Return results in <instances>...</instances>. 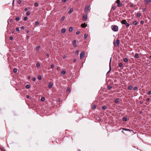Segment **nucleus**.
<instances>
[{"instance_id":"10","label":"nucleus","mask_w":151,"mask_h":151,"mask_svg":"<svg viewBox=\"0 0 151 151\" xmlns=\"http://www.w3.org/2000/svg\"><path fill=\"white\" fill-rule=\"evenodd\" d=\"M87 24L85 23L82 24L81 25V26L83 28H85L87 26Z\"/></svg>"},{"instance_id":"58","label":"nucleus","mask_w":151,"mask_h":151,"mask_svg":"<svg viewBox=\"0 0 151 151\" xmlns=\"http://www.w3.org/2000/svg\"><path fill=\"white\" fill-rule=\"evenodd\" d=\"M27 8H26L24 9V11H26L27 10Z\"/></svg>"},{"instance_id":"39","label":"nucleus","mask_w":151,"mask_h":151,"mask_svg":"<svg viewBox=\"0 0 151 151\" xmlns=\"http://www.w3.org/2000/svg\"><path fill=\"white\" fill-rule=\"evenodd\" d=\"M96 106L95 105H94L93 106L92 108L93 109H94L96 108Z\"/></svg>"},{"instance_id":"24","label":"nucleus","mask_w":151,"mask_h":151,"mask_svg":"<svg viewBox=\"0 0 151 151\" xmlns=\"http://www.w3.org/2000/svg\"><path fill=\"white\" fill-rule=\"evenodd\" d=\"M122 3H119V4H118V5H117V6L118 7H121L122 6Z\"/></svg>"},{"instance_id":"34","label":"nucleus","mask_w":151,"mask_h":151,"mask_svg":"<svg viewBox=\"0 0 151 151\" xmlns=\"http://www.w3.org/2000/svg\"><path fill=\"white\" fill-rule=\"evenodd\" d=\"M19 17H17L16 18L15 20L17 21H19Z\"/></svg>"},{"instance_id":"23","label":"nucleus","mask_w":151,"mask_h":151,"mask_svg":"<svg viewBox=\"0 0 151 151\" xmlns=\"http://www.w3.org/2000/svg\"><path fill=\"white\" fill-rule=\"evenodd\" d=\"M122 120L124 121H126L127 120V118L126 117H124L123 118Z\"/></svg>"},{"instance_id":"30","label":"nucleus","mask_w":151,"mask_h":151,"mask_svg":"<svg viewBox=\"0 0 151 151\" xmlns=\"http://www.w3.org/2000/svg\"><path fill=\"white\" fill-rule=\"evenodd\" d=\"M38 4L37 3H35L34 4V6L36 7H37L38 6Z\"/></svg>"},{"instance_id":"57","label":"nucleus","mask_w":151,"mask_h":151,"mask_svg":"<svg viewBox=\"0 0 151 151\" xmlns=\"http://www.w3.org/2000/svg\"><path fill=\"white\" fill-rule=\"evenodd\" d=\"M150 100V99L149 98H147V99H146V101H149V100Z\"/></svg>"},{"instance_id":"29","label":"nucleus","mask_w":151,"mask_h":151,"mask_svg":"<svg viewBox=\"0 0 151 151\" xmlns=\"http://www.w3.org/2000/svg\"><path fill=\"white\" fill-rule=\"evenodd\" d=\"M119 66L120 67H121L123 66V64L122 63H119Z\"/></svg>"},{"instance_id":"51","label":"nucleus","mask_w":151,"mask_h":151,"mask_svg":"<svg viewBox=\"0 0 151 151\" xmlns=\"http://www.w3.org/2000/svg\"><path fill=\"white\" fill-rule=\"evenodd\" d=\"M32 80L33 81H35L36 80V78L35 77H33L32 78Z\"/></svg>"},{"instance_id":"21","label":"nucleus","mask_w":151,"mask_h":151,"mask_svg":"<svg viewBox=\"0 0 151 151\" xmlns=\"http://www.w3.org/2000/svg\"><path fill=\"white\" fill-rule=\"evenodd\" d=\"M66 73V72L65 70H63L61 72V74H63V75H64Z\"/></svg>"},{"instance_id":"6","label":"nucleus","mask_w":151,"mask_h":151,"mask_svg":"<svg viewBox=\"0 0 151 151\" xmlns=\"http://www.w3.org/2000/svg\"><path fill=\"white\" fill-rule=\"evenodd\" d=\"M87 18V15L83 14V20L84 21H86V20Z\"/></svg>"},{"instance_id":"26","label":"nucleus","mask_w":151,"mask_h":151,"mask_svg":"<svg viewBox=\"0 0 151 151\" xmlns=\"http://www.w3.org/2000/svg\"><path fill=\"white\" fill-rule=\"evenodd\" d=\"M38 79L40 80H41L42 79L41 76L40 75H38Z\"/></svg>"},{"instance_id":"37","label":"nucleus","mask_w":151,"mask_h":151,"mask_svg":"<svg viewBox=\"0 0 151 151\" xmlns=\"http://www.w3.org/2000/svg\"><path fill=\"white\" fill-rule=\"evenodd\" d=\"M45 99V98L44 97H42L41 98V101H44Z\"/></svg>"},{"instance_id":"14","label":"nucleus","mask_w":151,"mask_h":151,"mask_svg":"<svg viewBox=\"0 0 151 151\" xmlns=\"http://www.w3.org/2000/svg\"><path fill=\"white\" fill-rule=\"evenodd\" d=\"M88 36V34H87L85 33L84 35V39H86Z\"/></svg>"},{"instance_id":"5","label":"nucleus","mask_w":151,"mask_h":151,"mask_svg":"<svg viewBox=\"0 0 151 151\" xmlns=\"http://www.w3.org/2000/svg\"><path fill=\"white\" fill-rule=\"evenodd\" d=\"M89 9V6H86L85 9V10H84L85 12H88V11Z\"/></svg>"},{"instance_id":"55","label":"nucleus","mask_w":151,"mask_h":151,"mask_svg":"<svg viewBox=\"0 0 151 151\" xmlns=\"http://www.w3.org/2000/svg\"><path fill=\"white\" fill-rule=\"evenodd\" d=\"M66 57V56L65 55H64L63 56V59L65 58Z\"/></svg>"},{"instance_id":"60","label":"nucleus","mask_w":151,"mask_h":151,"mask_svg":"<svg viewBox=\"0 0 151 151\" xmlns=\"http://www.w3.org/2000/svg\"><path fill=\"white\" fill-rule=\"evenodd\" d=\"M76 59H75L73 60V62H76Z\"/></svg>"},{"instance_id":"38","label":"nucleus","mask_w":151,"mask_h":151,"mask_svg":"<svg viewBox=\"0 0 151 151\" xmlns=\"http://www.w3.org/2000/svg\"><path fill=\"white\" fill-rule=\"evenodd\" d=\"M116 2L118 4H119L120 3V1L119 0H117L116 1Z\"/></svg>"},{"instance_id":"18","label":"nucleus","mask_w":151,"mask_h":151,"mask_svg":"<svg viewBox=\"0 0 151 151\" xmlns=\"http://www.w3.org/2000/svg\"><path fill=\"white\" fill-rule=\"evenodd\" d=\"M133 87L132 86H129L128 87V89L129 90H131L132 88Z\"/></svg>"},{"instance_id":"8","label":"nucleus","mask_w":151,"mask_h":151,"mask_svg":"<svg viewBox=\"0 0 151 151\" xmlns=\"http://www.w3.org/2000/svg\"><path fill=\"white\" fill-rule=\"evenodd\" d=\"M111 58L109 63V71L108 72V73H109L111 70Z\"/></svg>"},{"instance_id":"64","label":"nucleus","mask_w":151,"mask_h":151,"mask_svg":"<svg viewBox=\"0 0 151 151\" xmlns=\"http://www.w3.org/2000/svg\"><path fill=\"white\" fill-rule=\"evenodd\" d=\"M59 69H60V68H59V67H58V68H57V69L58 70H59Z\"/></svg>"},{"instance_id":"7","label":"nucleus","mask_w":151,"mask_h":151,"mask_svg":"<svg viewBox=\"0 0 151 151\" xmlns=\"http://www.w3.org/2000/svg\"><path fill=\"white\" fill-rule=\"evenodd\" d=\"M151 2V0H145L144 3L145 4H147Z\"/></svg>"},{"instance_id":"36","label":"nucleus","mask_w":151,"mask_h":151,"mask_svg":"<svg viewBox=\"0 0 151 151\" xmlns=\"http://www.w3.org/2000/svg\"><path fill=\"white\" fill-rule=\"evenodd\" d=\"M141 15V14L139 13H138L137 14V16L138 17H139Z\"/></svg>"},{"instance_id":"48","label":"nucleus","mask_w":151,"mask_h":151,"mask_svg":"<svg viewBox=\"0 0 151 151\" xmlns=\"http://www.w3.org/2000/svg\"><path fill=\"white\" fill-rule=\"evenodd\" d=\"M78 52H79V51H78V50H77L76 51V52H75V53H76V54H78Z\"/></svg>"},{"instance_id":"15","label":"nucleus","mask_w":151,"mask_h":151,"mask_svg":"<svg viewBox=\"0 0 151 151\" xmlns=\"http://www.w3.org/2000/svg\"><path fill=\"white\" fill-rule=\"evenodd\" d=\"M107 107L106 106H104L102 107V109L103 110H104V109H107Z\"/></svg>"},{"instance_id":"61","label":"nucleus","mask_w":151,"mask_h":151,"mask_svg":"<svg viewBox=\"0 0 151 151\" xmlns=\"http://www.w3.org/2000/svg\"><path fill=\"white\" fill-rule=\"evenodd\" d=\"M133 4H131V5H130V7H133Z\"/></svg>"},{"instance_id":"11","label":"nucleus","mask_w":151,"mask_h":151,"mask_svg":"<svg viewBox=\"0 0 151 151\" xmlns=\"http://www.w3.org/2000/svg\"><path fill=\"white\" fill-rule=\"evenodd\" d=\"M53 84L52 83L50 82L49 83L48 85V87L49 88H51L52 86H53Z\"/></svg>"},{"instance_id":"35","label":"nucleus","mask_w":151,"mask_h":151,"mask_svg":"<svg viewBox=\"0 0 151 151\" xmlns=\"http://www.w3.org/2000/svg\"><path fill=\"white\" fill-rule=\"evenodd\" d=\"M122 129L126 131H130V130L129 129H125V128H122Z\"/></svg>"},{"instance_id":"27","label":"nucleus","mask_w":151,"mask_h":151,"mask_svg":"<svg viewBox=\"0 0 151 151\" xmlns=\"http://www.w3.org/2000/svg\"><path fill=\"white\" fill-rule=\"evenodd\" d=\"M133 24L134 25H136L137 24V21H134L133 22Z\"/></svg>"},{"instance_id":"25","label":"nucleus","mask_w":151,"mask_h":151,"mask_svg":"<svg viewBox=\"0 0 151 151\" xmlns=\"http://www.w3.org/2000/svg\"><path fill=\"white\" fill-rule=\"evenodd\" d=\"M40 64L39 63H37L36 64V66L37 68H39L40 67Z\"/></svg>"},{"instance_id":"45","label":"nucleus","mask_w":151,"mask_h":151,"mask_svg":"<svg viewBox=\"0 0 151 151\" xmlns=\"http://www.w3.org/2000/svg\"><path fill=\"white\" fill-rule=\"evenodd\" d=\"M16 30L17 32H19V27H17L16 29Z\"/></svg>"},{"instance_id":"3","label":"nucleus","mask_w":151,"mask_h":151,"mask_svg":"<svg viewBox=\"0 0 151 151\" xmlns=\"http://www.w3.org/2000/svg\"><path fill=\"white\" fill-rule=\"evenodd\" d=\"M120 43V40L119 39H116V40L114 42V44L115 47L118 46Z\"/></svg>"},{"instance_id":"52","label":"nucleus","mask_w":151,"mask_h":151,"mask_svg":"<svg viewBox=\"0 0 151 151\" xmlns=\"http://www.w3.org/2000/svg\"><path fill=\"white\" fill-rule=\"evenodd\" d=\"M68 0H62V1L63 3H64L66 1H67Z\"/></svg>"},{"instance_id":"43","label":"nucleus","mask_w":151,"mask_h":151,"mask_svg":"<svg viewBox=\"0 0 151 151\" xmlns=\"http://www.w3.org/2000/svg\"><path fill=\"white\" fill-rule=\"evenodd\" d=\"M30 14V12H27L26 13V15L27 16L29 15Z\"/></svg>"},{"instance_id":"28","label":"nucleus","mask_w":151,"mask_h":151,"mask_svg":"<svg viewBox=\"0 0 151 151\" xmlns=\"http://www.w3.org/2000/svg\"><path fill=\"white\" fill-rule=\"evenodd\" d=\"M70 87H68L67 88V92H69V91H70Z\"/></svg>"},{"instance_id":"56","label":"nucleus","mask_w":151,"mask_h":151,"mask_svg":"<svg viewBox=\"0 0 151 151\" xmlns=\"http://www.w3.org/2000/svg\"><path fill=\"white\" fill-rule=\"evenodd\" d=\"M54 67V65L52 64L51 65V68H53Z\"/></svg>"},{"instance_id":"33","label":"nucleus","mask_w":151,"mask_h":151,"mask_svg":"<svg viewBox=\"0 0 151 151\" xmlns=\"http://www.w3.org/2000/svg\"><path fill=\"white\" fill-rule=\"evenodd\" d=\"M65 19V17L63 16L61 18V21H63L64 20V19Z\"/></svg>"},{"instance_id":"42","label":"nucleus","mask_w":151,"mask_h":151,"mask_svg":"<svg viewBox=\"0 0 151 151\" xmlns=\"http://www.w3.org/2000/svg\"><path fill=\"white\" fill-rule=\"evenodd\" d=\"M39 24V22L38 21L36 22L35 23V24L36 25H38Z\"/></svg>"},{"instance_id":"41","label":"nucleus","mask_w":151,"mask_h":151,"mask_svg":"<svg viewBox=\"0 0 151 151\" xmlns=\"http://www.w3.org/2000/svg\"><path fill=\"white\" fill-rule=\"evenodd\" d=\"M28 18L27 17H25L24 18V21H26L27 19Z\"/></svg>"},{"instance_id":"16","label":"nucleus","mask_w":151,"mask_h":151,"mask_svg":"<svg viewBox=\"0 0 151 151\" xmlns=\"http://www.w3.org/2000/svg\"><path fill=\"white\" fill-rule=\"evenodd\" d=\"M73 30V28L72 27H70L69 28V32H72Z\"/></svg>"},{"instance_id":"22","label":"nucleus","mask_w":151,"mask_h":151,"mask_svg":"<svg viewBox=\"0 0 151 151\" xmlns=\"http://www.w3.org/2000/svg\"><path fill=\"white\" fill-rule=\"evenodd\" d=\"M30 87V85L27 84L26 86V88L27 89H29Z\"/></svg>"},{"instance_id":"13","label":"nucleus","mask_w":151,"mask_h":151,"mask_svg":"<svg viewBox=\"0 0 151 151\" xmlns=\"http://www.w3.org/2000/svg\"><path fill=\"white\" fill-rule=\"evenodd\" d=\"M73 8H70L69 10V11H68V13L69 14H70L71 13L73 12Z\"/></svg>"},{"instance_id":"12","label":"nucleus","mask_w":151,"mask_h":151,"mask_svg":"<svg viewBox=\"0 0 151 151\" xmlns=\"http://www.w3.org/2000/svg\"><path fill=\"white\" fill-rule=\"evenodd\" d=\"M66 32V29L65 28H63L61 30V32L62 33H65Z\"/></svg>"},{"instance_id":"63","label":"nucleus","mask_w":151,"mask_h":151,"mask_svg":"<svg viewBox=\"0 0 151 151\" xmlns=\"http://www.w3.org/2000/svg\"><path fill=\"white\" fill-rule=\"evenodd\" d=\"M29 38V36H27V39H28Z\"/></svg>"},{"instance_id":"31","label":"nucleus","mask_w":151,"mask_h":151,"mask_svg":"<svg viewBox=\"0 0 151 151\" xmlns=\"http://www.w3.org/2000/svg\"><path fill=\"white\" fill-rule=\"evenodd\" d=\"M116 6H115L113 5L112 6V9L113 10H115L116 9Z\"/></svg>"},{"instance_id":"4","label":"nucleus","mask_w":151,"mask_h":151,"mask_svg":"<svg viewBox=\"0 0 151 151\" xmlns=\"http://www.w3.org/2000/svg\"><path fill=\"white\" fill-rule=\"evenodd\" d=\"M84 55H85V52L83 51L81 52L80 54V58L82 59L84 56Z\"/></svg>"},{"instance_id":"47","label":"nucleus","mask_w":151,"mask_h":151,"mask_svg":"<svg viewBox=\"0 0 151 151\" xmlns=\"http://www.w3.org/2000/svg\"><path fill=\"white\" fill-rule=\"evenodd\" d=\"M21 3V1L20 0H18L17 1V3L18 4H20Z\"/></svg>"},{"instance_id":"50","label":"nucleus","mask_w":151,"mask_h":151,"mask_svg":"<svg viewBox=\"0 0 151 151\" xmlns=\"http://www.w3.org/2000/svg\"><path fill=\"white\" fill-rule=\"evenodd\" d=\"M148 94H151V91H150L148 92Z\"/></svg>"},{"instance_id":"2","label":"nucleus","mask_w":151,"mask_h":151,"mask_svg":"<svg viewBox=\"0 0 151 151\" xmlns=\"http://www.w3.org/2000/svg\"><path fill=\"white\" fill-rule=\"evenodd\" d=\"M121 23L123 24H125L127 27H128L129 26V23L126 22V20H123L121 22Z\"/></svg>"},{"instance_id":"17","label":"nucleus","mask_w":151,"mask_h":151,"mask_svg":"<svg viewBox=\"0 0 151 151\" xmlns=\"http://www.w3.org/2000/svg\"><path fill=\"white\" fill-rule=\"evenodd\" d=\"M123 60L125 62H127L128 61V59L127 58H124Z\"/></svg>"},{"instance_id":"44","label":"nucleus","mask_w":151,"mask_h":151,"mask_svg":"<svg viewBox=\"0 0 151 151\" xmlns=\"http://www.w3.org/2000/svg\"><path fill=\"white\" fill-rule=\"evenodd\" d=\"M40 46H38L36 48L37 50H39L40 48Z\"/></svg>"},{"instance_id":"59","label":"nucleus","mask_w":151,"mask_h":151,"mask_svg":"<svg viewBox=\"0 0 151 151\" xmlns=\"http://www.w3.org/2000/svg\"><path fill=\"white\" fill-rule=\"evenodd\" d=\"M24 26H22V27H21V28L22 29H24Z\"/></svg>"},{"instance_id":"9","label":"nucleus","mask_w":151,"mask_h":151,"mask_svg":"<svg viewBox=\"0 0 151 151\" xmlns=\"http://www.w3.org/2000/svg\"><path fill=\"white\" fill-rule=\"evenodd\" d=\"M76 40H74L73 42H72L73 45L75 47H76L77 46L76 45Z\"/></svg>"},{"instance_id":"49","label":"nucleus","mask_w":151,"mask_h":151,"mask_svg":"<svg viewBox=\"0 0 151 151\" xmlns=\"http://www.w3.org/2000/svg\"><path fill=\"white\" fill-rule=\"evenodd\" d=\"M80 33V32L79 31H77L76 32V34L77 35H78Z\"/></svg>"},{"instance_id":"20","label":"nucleus","mask_w":151,"mask_h":151,"mask_svg":"<svg viewBox=\"0 0 151 151\" xmlns=\"http://www.w3.org/2000/svg\"><path fill=\"white\" fill-rule=\"evenodd\" d=\"M134 57L135 58H138L139 57V55L137 54H136Z\"/></svg>"},{"instance_id":"46","label":"nucleus","mask_w":151,"mask_h":151,"mask_svg":"<svg viewBox=\"0 0 151 151\" xmlns=\"http://www.w3.org/2000/svg\"><path fill=\"white\" fill-rule=\"evenodd\" d=\"M9 39L11 40H12L13 39V37L12 36H11L9 37Z\"/></svg>"},{"instance_id":"1","label":"nucleus","mask_w":151,"mask_h":151,"mask_svg":"<svg viewBox=\"0 0 151 151\" xmlns=\"http://www.w3.org/2000/svg\"><path fill=\"white\" fill-rule=\"evenodd\" d=\"M111 27L114 32H117L118 30V27L117 25H112Z\"/></svg>"},{"instance_id":"32","label":"nucleus","mask_w":151,"mask_h":151,"mask_svg":"<svg viewBox=\"0 0 151 151\" xmlns=\"http://www.w3.org/2000/svg\"><path fill=\"white\" fill-rule=\"evenodd\" d=\"M111 88H112V87L111 86H108L107 89L108 90H109Z\"/></svg>"},{"instance_id":"62","label":"nucleus","mask_w":151,"mask_h":151,"mask_svg":"<svg viewBox=\"0 0 151 151\" xmlns=\"http://www.w3.org/2000/svg\"><path fill=\"white\" fill-rule=\"evenodd\" d=\"M27 97L28 98H29V96L27 95Z\"/></svg>"},{"instance_id":"40","label":"nucleus","mask_w":151,"mask_h":151,"mask_svg":"<svg viewBox=\"0 0 151 151\" xmlns=\"http://www.w3.org/2000/svg\"><path fill=\"white\" fill-rule=\"evenodd\" d=\"M119 101V100L118 99H116L114 101V102L116 103H117Z\"/></svg>"},{"instance_id":"19","label":"nucleus","mask_w":151,"mask_h":151,"mask_svg":"<svg viewBox=\"0 0 151 151\" xmlns=\"http://www.w3.org/2000/svg\"><path fill=\"white\" fill-rule=\"evenodd\" d=\"M13 72L14 73H16L17 72V70L16 68H14L13 70Z\"/></svg>"},{"instance_id":"53","label":"nucleus","mask_w":151,"mask_h":151,"mask_svg":"<svg viewBox=\"0 0 151 151\" xmlns=\"http://www.w3.org/2000/svg\"><path fill=\"white\" fill-rule=\"evenodd\" d=\"M144 22L143 21H141L140 22V23L142 24H144Z\"/></svg>"},{"instance_id":"54","label":"nucleus","mask_w":151,"mask_h":151,"mask_svg":"<svg viewBox=\"0 0 151 151\" xmlns=\"http://www.w3.org/2000/svg\"><path fill=\"white\" fill-rule=\"evenodd\" d=\"M137 89V87H135L134 88V90H136Z\"/></svg>"}]
</instances>
